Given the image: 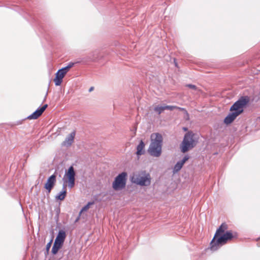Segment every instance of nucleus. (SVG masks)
Masks as SVG:
<instances>
[{
	"label": "nucleus",
	"mask_w": 260,
	"mask_h": 260,
	"mask_svg": "<svg viewBox=\"0 0 260 260\" xmlns=\"http://www.w3.org/2000/svg\"><path fill=\"white\" fill-rule=\"evenodd\" d=\"M53 241V237L51 238L50 241L47 244L46 246V251L45 252V255H47L49 254V250L51 246L52 243Z\"/></svg>",
	"instance_id": "19"
},
{
	"label": "nucleus",
	"mask_w": 260,
	"mask_h": 260,
	"mask_svg": "<svg viewBox=\"0 0 260 260\" xmlns=\"http://www.w3.org/2000/svg\"><path fill=\"white\" fill-rule=\"evenodd\" d=\"M80 215H81V214H79V216L77 217V218L75 220V222H77L79 221V220L80 219Z\"/></svg>",
	"instance_id": "24"
},
{
	"label": "nucleus",
	"mask_w": 260,
	"mask_h": 260,
	"mask_svg": "<svg viewBox=\"0 0 260 260\" xmlns=\"http://www.w3.org/2000/svg\"><path fill=\"white\" fill-rule=\"evenodd\" d=\"M66 232L63 230H60L56 236L55 242L63 245L66 239Z\"/></svg>",
	"instance_id": "11"
},
{
	"label": "nucleus",
	"mask_w": 260,
	"mask_h": 260,
	"mask_svg": "<svg viewBox=\"0 0 260 260\" xmlns=\"http://www.w3.org/2000/svg\"><path fill=\"white\" fill-rule=\"evenodd\" d=\"M75 136V132H72L63 141V145L67 147L71 146L74 141Z\"/></svg>",
	"instance_id": "12"
},
{
	"label": "nucleus",
	"mask_w": 260,
	"mask_h": 260,
	"mask_svg": "<svg viewBox=\"0 0 260 260\" xmlns=\"http://www.w3.org/2000/svg\"><path fill=\"white\" fill-rule=\"evenodd\" d=\"M163 142L162 136L159 133H153L151 135V142L148 152L153 157H158L161 155Z\"/></svg>",
	"instance_id": "2"
},
{
	"label": "nucleus",
	"mask_w": 260,
	"mask_h": 260,
	"mask_svg": "<svg viewBox=\"0 0 260 260\" xmlns=\"http://www.w3.org/2000/svg\"><path fill=\"white\" fill-rule=\"evenodd\" d=\"M127 174L123 172L119 174L112 183V187L116 191L124 189L126 186Z\"/></svg>",
	"instance_id": "6"
},
{
	"label": "nucleus",
	"mask_w": 260,
	"mask_h": 260,
	"mask_svg": "<svg viewBox=\"0 0 260 260\" xmlns=\"http://www.w3.org/2000/svg\"><path fill=\"white\" fill-rule=\"evenodd\" d=\"M69 70H67L65 67H63L60 69H59L56 74L60 77L61 78H63L65 75L67 73Z\"/></svg>",
	"instance_id": "16"
},
{
	"label": "nucleus",
	"mask_w": 260,
	"mask_h": 260,
	"mask_svg": "<svg viewBox=\"0 0 260 260\" xmlns=\"http://www.w3.org/2000/svg\"><path fill=\"white\" fill-rule=\"evenodd\" d=\"M48 107L47 104L44 105L40 108H38L37 110H36L34 112H33L31 115L28 116L27 118L29 119H36L39 117H40L43 112L45 110V109Z\"/></svg>",
	"instance_id": "9"
},
{
	"label": "nucleus",
	"mask_w": 260,
	"mask_h": 260,
	"mask_svg": "<svg viewBox=\"0 0 260 260\" xmlns=\"http://www.w3.org/2000/svg\"><path fill=\"white\" fill-rule=\"evenodd\" d=\"M56 182V176L54 174L50 176L46 183L45 184L44 187L48 190V192H50L51 189L54 187Z\"/></svg>",
	"instance_id": "8"
},
{
	"label": "nucleus",
	"mask_w": 260,
	"mask_h": 260,
	"mask_svg": "<svg viewBox=\"0 0 260 260\" xmlns=\"http://www.w3.org/2000/svg\"><path fill=\"white\" fill-rule=\"evenodd\" d=\"M145 144L142 140H141L139 145L137 146L136 154L137 155H141L144 154L145 151L144 150Z\"/></svg>",
	"instance_id": "14"
},
{
	"label": "nucleus",
	"mask_w": 260,
	"mask_h": 260,
	"mask_svg": "<svg viewBox=\"0 0 260 260\" xmlns=\"http://www.w3.org/2000/svg\"><path fill=\"white\" fill-rule=\"evenodd\" d=\"M234 238V236L232 231H227L223 235L219 236L217 238H213L210 243V249L215 251L225 244L229 240H231Z\"/></svg>",
	"instance_id": "4"
},
{
	"label": "nucleus",
	"mask_w": 260,
	"mask_h": 260,
	"mask_svg": "<svg viewBox=\"0 0 260 260\" xmlns=\"http://www.w3.org/2000/svg\"><path fill=\"white\" fill-rule=\"evenodd\" d=\"M134 183L140 186H148L151 183V177L149 174L141 172L133 177Z\"/></svg>",
	"instance_id": "7"
},
{
	"label": "nucleus",
	"mask_w": 260,
	"mask_h": 260,
	"mask_svg": "<svg viewBox=\"0 0 260 260\" xmlns=\"http://www.w3.org/2000/svg\"><path fill=\"white\" fill-rule=\"evenodd\" d=\"M62 79H63V78H61L60 77L58 76L57 74H56L55 78L54 80L55 85L56 86L60 85L62 81Z\"/></svg>",
	"instance_id": "18"
},
{
	"label": "nucleus",
	"mask_w": 260,
	"mask_h": 260,
	"mask_svg": "<svg viewBox=\"0 0 260 260\" xmlns=\"http://www.w3.org/2000/svg\"><path fill=\"white\" fill-rule=\"evenodd\" d=\"M165 110H173L175 109H179L181 110H184L183 108H179V107H178L177 106H169V105H166L165 106Z\"/></svg>",
	"instance_id": "21"
},
{
	"label": "nucleus",
	"mask_w": 260,
	"mask_h": 260,
	"mask_svg": "<svg viewBox=\"0 0 260 260\" xmlns=\"http://www.w3.org/2000/svg\"><path fill=\"white\" fill-rule=\"evenodd\" d=\"M93 88H93V87H91L89 88V92L92 91L93 90Z\"/></svg>",
	"instance_id": "25"
},
{
	"label": "nucleus",
	"mask_w": 260,
	"mask_h": 260,
	"mask_svg": "<svg viewBox=\"0 0 260 260\" xmlns=\"http://www.w3.org/2000/svg\"><path fill=\"white\" fill-rule=\"evenodd\" d=\"M249 102L248 96L241 97L230 108L231 112L225 117L224 122L226 124H231L240 114L243 112V109Z\"/></svg>",
	"instance_id": "1"
},
{
	"label": "nucleus",
	"mask_w": 260,
	"mask_h": 260,
	"mask_svg": "<svg viewBox=\"0 0 260 260\" xmlns=\"http://www.w3.org/2000/svg\"><path fill=\"white\" fill-rule=\"evenodd\" d=\"M93 204V202H88L87 205L84 206L82 209L81 210L80 212V214H81V213L83 212L86 211L88 210V209L90 207V206Z\"/></svg>",
	"instance_id": "20"
},
{
	"label": "nucleus",
	"mask_w": 260,
	"mask_h": 260,
	"mask_svg": "<svg viewBox=\"0 0 260 260\" xmlns=\"http://www.w3.org/2000/svg\"><path fill=\"white\" fill-rule=\"evenodd\" d=\"M197 140L196 135L191 132H189L184 135L183 140L181 145V151L183 153L193 148Z\"/></svg>",
	"instance_id": "5"
},
{
	"label": "nucleus",
	"mask_w": 260,
	"mask_h": 260,
	"mask_svg": "<svg viewBox=\"0 0 260 260\" xmlns=\"http://www.w3.org/2000/svg\"><path fill=\"white\" fill-rule=\"evenodd\" d=\"M75 172L73 166H71L66 172V174L63 178V185L62 190L60 191L56 197L55 198L57 200L62 201L64 199L67 195V191L66 187L67 185L66 183H68V187L70 188H72L75 184Z\"/></svg>",
	"instance_id": "3"
},
{
	"label": "nucleus",
	"mask_w": 260,
	"mask_h": 260,
	"mask_svg": "<svg viewBox=\"0 0 260 260\" xmlns=\"http://www.w3.org/2000/svg\"><path fill=\"white\" fill-rule=\"evenodd\" d=\"M74 64H75V63L72 62H70V63L68 64V65L67 66L64 67L67 69V70H69H69H70L71 68H72V67L74 66Z\"/></svg>",
	"instance_id": "23"
},
{
	"label": "nucleus",
	"mask_w": 260,
	"mask_h": 260,
	"mask_svg": "<svg viewBox=\"0 0 260 260\" xmlns=\"http://www.w3.org/2000/svg\"><path fill=\"white\" fill-rule=\"evenodd\" d=\"M165 110V106L158 105L154 107V111L157 113L158 114H160L164 111Z\"/></svg>",
	"instance_id": "17"
},
{
	"label": "nucleus",
	"mask_w": 260,
	"mask_h": 260,
	"mask_svg": "<svg viewBox=\"0 0 260 260\" xmlns=\"http://www.w3.org/2000/svg\"><path fill=\"white\" fill-rule=\"evenodd\" d=\"M189 159V156L188 155H185L183 158L180 160L178 161L176 165H175L173 169V173H175L179 171L182 168V166L184 164V163Z\"/></svg>",
	"instance_id": "10"
},
{
	"label": "nucleus",
	"mask_w": 260,
	"mask_h": 260,
	"mask_svg": "<svg viewBox=\"0 0 260 260\" xmlns=\"http://www.w3.org/2000/svg\"><path fill=\"white\" fill-rule=\"evenodd\" d=\"M62 245H63L54 241V243L53 244V247H52V248L51 250L52 253L53 255L56 254L58 252V250L61 248Z\"/></svg>",
	"instance_id": "15"
},
{
	"label": "nucleus",
	"mask_w": 260,
	"mask_h": 260,
	"mask_svg": "<svg viewBox=\"0 0 260 260\" xmlns=\"http://www.w3.org/2000/svg\"><path fill=\"white\" fill-rule=\"evenodd\" d=\"M227 229V225L225 223H222L219 228L216 230L213 238H217L219 236L223 235L224 231Z\"/></svg>",
	"instance_id": "13"
},
{
	"label": "nucleus",
	"mask_w": 260,
	"mask_h": 260,
	"mask_svg": "<svg viewBox=\"0 0 260 260\" xmlns=\"http://www.w3.org/2000/svg\"><path fill=\"white\" fill-rule=\"evenodd\" d=\"M186 86L189 87V88L192 89V90H194V91L196 92V93L197 94H198L200 92V90L199 89L197 88V87L196 85H194L187 84Z\"/></svg>",
	"instance_id": "22"
}]
</instances>
